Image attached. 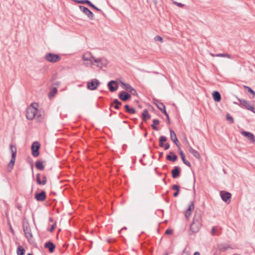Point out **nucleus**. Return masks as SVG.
Instances as JSON below:
<instances>
[{
    "mask_svg": "<svg viewBox=\"0 0 255 255\" xmlns=\"http://www.w3.org/2000/svg\"><path fill=\"white\" fill-rule=\"evenodd\" d=\"M22 228L25 238L27 239L28 242L31 243L33 239V235L29 222L25 218L23 219L22 222Z\"/></svg>",
    "mask_w": 255,
    "mask_h": 255,
    "instance_id": "f257e3e1",
    "label": "nucleus"
},
{
    "mask_svg": "<svg viewBox=\"0 0 255 255\" xmlns=\"http://www.w3.org/2000/svg\"><path fill=\"white\" fill-rule=\"evenodd\" d=\"M9 147L11 152V157L9 163L7 166V172H11L13 168L17 153V149L15 145L10 144Z\"/></svg>",
    "mask_w": 255,
    "mask_h": 255,
    "instance_id": "f03ea898",
    "label": "nucleus"
},
{
    "mask_svg": "<svg viewBox=\"0 0 255 255\" xmlns=\"http://www.w3.org/2000/svg\"><path fill=\"white\" fill-rule=\"evenodd\" d=\"M44 58L49 62L56 63L61 60V57L58 54L48 53L45 55Z\"/></svg>",
    "mask_w": 255,
    "mask_h": 255,
    "instance_id": "7ed1b4c3",
    "label": "nucleus"
},
{
    "mask_svg": "<svg viewBox=\"0 0 255 255\" xmlns=\"http://www.w3.org/2000/svg\"><path fill=\"white\" fill-rule=\"evenodd\" d=\"M37 109L32 106L28 108L26 111V117L28 120H32L36 116Z\"/></svg>",
    "mask_w": 255,
    "mask_h": 255,
    "instance_id": "20e7f679",
    "label": "nucleus"
},
{
    "mask_svg": "<svg viewBox=\"0 0 255 255\" xmlns=\"http://www.w3.org/2000/svg\"><path fill=\"white\" fill-rule=\"evenodd\" d=\"M120 83L123 86V88L125 89L126 91H128L130 93V95H132L133 96H137L138 94L136 91V90L132 88L129 84L126 83L123 81L120 80Z\"/></svg>",
    "mask_w": 255,
    "mask_h": 255,
    "instance_id": "39448f33",
    "label": "nucleus"
},
{
    "mask_svg": "<svg viewBox=\"0 0 255 255\" xmlns=\"http://www.w3.org/2000/svg\"><path fill=\"white\" fill-rule=\"evenodd\" d=\"M99 81L97 79H93L87 83V88L90 90L94 91L97 89L100 85Z\"/></svg>",
    "mask_w": 255,
    "mask_h": 255,
    "instance_id": "423d86ee",
    "label": "nucleus"
},
{
    "mask_svg": "<svg viewBox=\"0 0 255 255\" xmlns=\"http://www.w3.org/2000/svg\"><path fill=\"white\" fill-rule=\"evenodd\" d=\"M40 144L38 141L34 142L31 147L32 155L34 157H37L39 155V148Z\"/></svg>",
    "mask_w": 255,
    "mask_h": 255,
    "instance_id": "0eeeda50",
    "label": "nucleus"
},
{
    "mask_svg": "<svg viewBox=\"0 0 255 255\" xmlns=\"http://www.w3.org/2000/svg\"><path fill=\"white\" fill-rule=\"evenodd\" d=\"M93 60L95 63H97V66L100 68H103L104 66H106L108 63L107 59L104 58H96L93 57Z\"/></svg>",
    "mask_w": 255,
    "mask_h": 255,
    "instance_id": "6e6552de",
    "label": "nucleus"
},
{
    "mask_svg": "<svg viewBox=\"0 0 255 255\" xmlns=\"http://www.w3.org/2000/svg\"><path fill=\"white\" fill-rule=\"evenodd\" d=\"M79 7L81 11L85 13L90 19L93 20L94 19L93 13L88 7L83 5H79Z\"/></svg>",
    "mask_w": 255,
    "mask_h": 255,
    "instance_id": "1a4fd4ad",
    "label": "nucleus"
},
{
    "mask_svg": "<svg viewBox=\"0 0 255 255\" xmlns=\"http://www.w3.org/2000/svg\"><path fill=\"white\" fill-rule=\"evenodd\" d=\"M220 194L223 201L227 203L230 202L232 195L230 192L225 191H221L220 192Z\"/></svg>",
    "mask_w": 255,
    "mask_h": 255,
    "instance_id": "9d476101",
    "label": "nucleus"
},
{
    "mask_svg": "<svg viewBox=\"0 0 255 255\" xmlns=\"http://www.w3.org/2000/svg\"><path fill=\"white\" fill-rule=\"evenodd\" d=\"M107 86L111 92L117 91L118 89L119 85L117 81L111 80L108 83Z\"/></svg>",
    "mask_w": 255,
    "mask_h": 255,
    "instance_id": "9b49d317",
    "label": "nucleus"
},
{
    "mask_svg": "<svg viewBox=\"0 0 255 255\" xmlns=\"http://www.w3.org/2000/svg\"><path fill=\"white\" fill-rule=\"evenodd\" d=\"M34 198L37 201H44L46 198V194L45 191L42 190L39 193H36L35 194Z\"/></svg>",
    "mask_w": 255,
    "mask_h": 255,
    "instance_id": "f8f14e48",
    "label": "nucleus"
},
{
    "mask_svg": "<svg viewBox=\"0 0 255 255\" xmlns=\"http://www.w3.org/2000/svg\"><path fill=\"white\" fill-rule=\"evenodd\" d=\"M170 136L171 140L176 144L178 149H180V144L176 136L175 132L171 129H170Z\"/></svg>",
    "mask_w": 255,
    "mask_h": 255,
    "instance_id": "ddd939ff",
    "label": "nucleus"
},
{
    "mask_svg": "<svg viewBox=\"0 0 255 255\" xmlns=\"http://www.w3.org/2000/svg\"><path fill=\"white\" fill-rule=\"evenodd\" d=\"M119 99L123 102L129 100L131 98V95L126 91H122L119 94Z\"/></svg>",
    "mask_w": 255,
    "mask_h": 255,
    "instance_id": "4468645a",
    "label": "nucleus"
},
{
    "mask_svg": "<svg viewBox=\"0 0 255 255\" xmlns=\"http://www.w3.org/2000/svg\"><path fill=\"white\" fill-rule=\"evenodd\" d=\"M241 134L243 136L247 137L249 139V140H250V141L251 142L255 143V136L253 133H252L250 132H249V131H242L241 132Z\"/></svg>",
    "mask_w": 255,
    "mask_h": 255,
    "instance_id": "2eb2a0df",
    "label": "nucleus"
},
{
    "mask_svg": "<svg viewBox=\"0 0 255 255\" xmlns=\"http://www.w3.org/2000/svg\"><path fill=\"white\" fill-rule=\"evenodd\" d=\"M181 169L179 166H174L171 171L172 176L175 179L178 178L180 175Z\"/></svg>",
    "mask_w": 255,
    "mask_h": 255,
    "instance_id": "dca6fc26",
    "label": "nucleus"
},
{
    "mask_svg": "<svg viewBox=\"0 0 255 255\" xmlns=\"http://www.w3.org/2000/svg\"><path fill=\"white\" fill-rule=\"evenodd\" d=\"M44 246L45 248L48 249L50 253H53L56 248L55 245L51 241H48Z\"/></svg>",
    "mask_w": 255,
    "mask_h": 255,
    "instance_id": "f3484780",
    "label": "nucleus"
},
{
    "mask_svg": "<svg viewBox=\"0 0 255 255\" xmlns=\"http://www.w3.org/2000/svg\"><path fill=\"white\" fill-rule=\"evenodd\" d=\"M194 205L193 202H191L188 205V207L185 212V216L186 218H188L191 214V212L194 210Z\"/></svg>",
    "mask_w": 255,
    "mask_h": 255,
    "instance_id": "a211bd4d",
    "label": "nucleus"
},
{
    "mask_svg": "<svg viewBox=\"0 0 255 255\" xmlns=\"http://www.w3.org/2000/svg\"><path fill=\"white\" fill-rule=\"evenodd\" d=\"M178 151L183 162L187 166L190 167L191 166V163L185 159L184 154L183 152L181 150L180 147V149H178Z\"/></svg>",
    "mask_w": 255,
    "mask_h": 255,
    "instance_id": "6ab92c4d",
    "label": "nucleus"
},
{
    "mask_svg": "<svg viewBox=\"0 0 255 255\" xmlns=\"http://www.w3.org/2000/svg\"><path fill=\"white\" fill-rule=\"evenodd\" d=\"M177 158V156L173 151H170L169 154L166 156V159L172 162H175Z\"/></svg>",
    "mask_w": 255,
    "mask_h": 255,
    "instance_id": "aec40b11",
    "label": "nucleus"
},
{
    "mask_svg": "<svg viewBox=\"0 0 255 255\" xmlns=\"http://www.w3.org/2000/svg\"><path fill=\"white\" fill-rule=\"evenodd\" d=\"M238 101L240 102V106L242 107L246 108L247 110H248L251 106L248 101L245 100L238 99Z\"/></svg>",
    "mask_w": 255,
    "mask_h": 255,
    "instance_id": "412c9836",
    "label": "nucleus"
},
{
    "mask_svg": "<svg viewBox=\"0 0 255 255\" xmlns=\"http://www.w3.org/2000/svg\"><path fill=\"white\" fill-rule=\"evenodd\" d=\"M221 234V230L217 227L213 226L211 231V235L213 236H219Z\"/></svg>",
    "mask_w": 255,
    "mask_h": 255,
    "instance_id": "4be33fe9",
    "label": "nucleus"
},
{
    "mask_svg": "<svg viewBox=\"0 0 255 255\" xmlns=\"http://www.w3.org/2000/svg\"><path fill=\"white\" fill-rule=\"evenodd\" d=\"M212 97H213L214 100L216 102H219L221 101V96L220 93L218 91H214L213 93H212Z\"/></svg>",
    "mask_w": 255,
    "mask_h": 255,
    "instance_id": "5701e85b",
    "label": "nucleus"
},
{
    "mask_svg": "<svg viewBox=\"0 0 255 255\" xmlns=\"http://www.w3.org/2000/svg\"><path fill=\"white\" fill-rule=\"evenodd\" d=\"M155 104L157 106V108L163 114H166V108H165V105L159 102V101H157V103H155Z\"/></svg>",
    "mask_w": 255,
    "mask_h": 255,
    "instance_id": "b1692460",
    "label": "nucleus"
},
{
    "mask_svg": "<svg viewBox=\"0 0 255 255\" xmlns=\"http://www.w3.org/2000/svg\"><path fill=\"white\" fill-rule=\"evenodd\" d=\"M36 120L39 123H42L44 121V113L40 112H37L35 116Z\"/></svg>",
    "mask_w": 255,
    "mask_h": 255,
    "instance_id": "393cba45",
    "label": "nucleus"
},
{
    "mask_svg": "<svg viewBox=\"0 0 255 255\" xmlns=\"http://www.w3.org/2000/svg\"><path fill=\"white\" fill-rule=\"evenodd\" d=\"M45 161L37 160L35 162V165L36 168L40 170H43L44 169V166L43 163H45Z\"/></svg>",
    "mask_w": 255,
    "mask_h": 255,
    "instance_id": "a878e982",
    "label": "nucleus"
},
{
    "mask_svg": "<svg viewBox=\"0 0 255 255\" xmlns=\"http://www.w3.org/2000/svg\"><path fill=\"white\" fill-rule=\"evenodd\" d=\"M151 116L149 114H148V112L147 109H144L142 114V120L144 122H146L147 119H150Z\"/></svg>",
    "mask_w": 255,
    "mask_h": 255,
    "instance_id": "bb28decb",
    "label": "nucleus"
},
{
    "mask_svg": "<svg viewBox=\"0 0 255 255\" xmlns=\"http://www.w3.org/2000/svg\"><path fill=\"white\" fill-rule=\"evenodd\" d=\"M124 108L126 111L130 114H133L136 113V110L133 108H130L128 105H125Z\"/></svg>",
    "mask_w": 255,
    "mask_h": 255,
    "instance_id": "cd10ccee",
    "label": "nucleus"
},
{
    "mask_svg": "<svg viewBox=\"0 0 255 255\" xmlns=\"http://www.w3.org/2000/svg\"><path fill=\"white\" fill-rule=\"evenodd\" d=\"M16 253L17 255H24L25 250L22 246L19 245L17 248Z\"/></svg>",
    "mask_w": 255,
    "mask_h": 255,
    "instance_id": "c85d7f7f",
    "label": "nucleus"
},
{
    "mask_svg": "<svg viewBox=\"0 0 255 255\" xmlns=\"http://www.w3.org/2000/svg\"><path fill=\"white\" fill-rule=\"evenodd\" d=\"M167 140V138L165 136H161L159 138V146L161 147H163L164 146V143Z\"/></svg>",
    "mask_w": 255,
    "mask_h": 255,
    "instance_id": "c756f323",
    "label": "nucleus"
},
{
    "mask_svg": "<svg viewBox=\"0 0 255 255\" xmlns=\"http://www.w3.org/2000/svg\"><path fill=\"white\" fill-rule=\"evenodd\" d=\"M114 105H118L121 106L122 105V103L117 99H114L113 101L110 104V106L112 108Z\"/></svg>",
    "mask_w": 255,
    "mask_h": 255,
    "instance_id": "7c9ffc66",
    "label": "nucleus"
},
{
    "mask_svg": "<svg viewBox=\"0 0 255 255\" xmlns=\"http://www.w3.org/2000/svg\"><path fill=\"white\" fill-rule=\"evenodd\" d=\"M152 122L153 124L151 125L152 128L154 130H157L158 129L156 125H158L159 124V121L157 119H154Z\"/></svg>",
    "mask_w": 255,
    "mask_h": 255,
    "instance_id": "2f4dec72",
    "label": "nucleus"
},
{
    "mask_svg": "<svg viewBox=\"0 0 255 255\" xmlns=\"http://www.w3.org/2000/svg\"><path fill=\"white\" fill-rule=\"evenodd\" d=\"M93 57L92 55L90 54H84L82 56V58L83 60L88 61H91L92 59L93 60Z\"/></svg>",
    "mask_w": 255,
    "mask_h": 255,
    "instance_id": "473e14b6",
    "label": "nucleus"
},
{
    "mask_svg": "<svg viewBox=\"0 0 255 255\" xmlns=\"http://www.w3.org/2000/svg\"><path fill=\"white\" fill-rule=\"evenodd\" d=\"M57 92V89L56 88L54 87L52 90L48 93V97L49 98L53 97Z\"/></svg>",
    "mask_w": 255,
    "mask_h": 255,
    "instance_id": "72a5a7b5",
    "label": "nucleus"
},
{
    "mask_svg": "<svg viewBox=\"0 0 255 255\" xmlns=\"http://www.w3.org/2000/svg\"><path fill=\"white\" fill-rule=\"evenodd\" d=\"M226 119L230 124H233L234 122L233 118L231 116L229 113L226 115Z\"/></svg>",
    "mask_w": 255,
    "mask_h": 255,
    "instance_id": "f704fd0d",
    "label": "nucleus"
},
{
    "mask_svg": "<svg viewBox=\"0 0 255 255\" xmlns=\"http://www.w3.org/2000/svg\"><path fill=\"white\" fill-rule=\"evenodd\" d=\"M195 157L197 158H199L200 157V155L199 153L195 149H193L192 150V151L190 152Z\"/></svg>",
    "mask_w": 255,
    "mask_h": 255,
    "instance_id": "c9c22d12",
    "label": "nucleus"
},
{
    "mask_svg": "<svg viewBox=\"0 0 255 255\" xmlns=\"http://www.w3.org/2000/svg\"><path fill=\"white\" fill-rule=\"evenodd\" d=\"M90 0H75L74 1L77 3L87 4H88Z\"/></svg>",
    "mask_w": 255,
    "mask_h": 255,
    "instance_id": "e433bc0d",
    "label": "nucleus"
},
{
    "mask_svg": "<svg viewBox=\"0 0 255 255\" xmlns=\"http://www.w3.org/2000/svg\"><path fill=\"white\" fill-rule=\"evenodd\" d=\"M245 89H247L248 92L252 94L254 97H255V92L253 90H252L250 87L245 86Z\"/></svg>",
    "mask_w": 255,
    "mask_h": 255,
    "instance_id": "4c0bfd02",
    "label": "nucleus"
},
{
    "mask_svg": "<svg viewBox=\"0 0 255 255\" xmlns=\"http://www.w3.org/2000/svg\"><path fill=\"white\" fill-rule=\"evenodd\" d=\"M195 219L194 218L193 223L191 224L190 226V230L192 231L193 233H196L197 232V230L194 229V226H195Z\"/></svg>",
    "mask_w": 255,
    "mask_h": 255,
    "instance_id": "58836bf2",
    "label": "nucleus"
},
{
    "mask_svg": "<svg viewBox=\"0 0 255 255\" xmlns=\"http://www.w3.org/2000/svg\"><path fill=\"white\" fill-rule=\"evenodd\" d=\"M36 182L38 184L42 185V180L40 179V175L39 173L36 174Z\"/></svg>",
    "mask_w": 255,
    "mask_h": 255,
    "instance_id": "ea45409f",
    "label": "nucleus"
},
{
    "mask_svg": "<svg viewBox=\"0 0 255 255\" xmlns=\"http://www.w3.org/2000/svg\"><path fill=\"white\" fill-rule=\"evenodd\" d=\"M7 225L8 226L10 232L12 234V235H14V231L13 229L12 228V227L9 221H7Z\"/></svg>",
    "mask_w": 255,
    "mask_h": 255,
    "instance_id": "a19ab883",
    "label": "nucleus"
},
{
    "mask_svg": "<svg viewBox=\"0 0 255 255\" xmlns=\"http://www.w3.org/2000/svg\"><path fill=\"white\" fill-rule=\"evenodd\" d=\"M218 57H225L229 58H231V55L228 54L220 53L216 55Z\"/></svg>",
    "mask_w": 255,
    "mask_h": 255,
    "instance_id": "79ce46f5",
    "label": "nucleus"
},
{
    "mask_svg": "<svg viewBox=\"0 0 255 255\" xmlns=\"http://www.w3.org/2000/svg\"><path fill=\"white\" fill-rule=\"evenodd\" d=\"M42 185H44L47 183V177L46 175H43L42 176Z\"/></svg>",
    "mask_w": 255,
    "mask_h": 255,
    "instance_id": "37998d69",
    "label": "nucleus"
},
{
    "mask_svg": "<svg viewBox=\"0 0 255 255\" xmlns=\"http://www.w3.org/2000/svg\"><path fill=\"white\" fill-rule=\"evenodd\" d=\"M172 189L176 191H180V186L178 185L175 184L172 186Z\"/></svg>",
    "mask_w": 255,
    "mask_h": 255,
    "instance_id": "c03bdc74",
    "label": "nucleus"
},
{
    "mask_svg": "<svg viewBox=\"0 0 255 255\" xmlns=\"http://www.w3.org/2000/svg\"><path fill=\"white\" fill-rule=\"evenodd\" d=\"M55 227H56V222H55L54 224H53L50 228L48 229L47 230L48 231H49L50 232H52L54 231V230L55 229Z\"/></svg>",
    "mask_w": 255,
    "mask_h": 255,
    "instance_id": "a18cd8bd",
    "label": "nucleus"
},
{
    "mask_svg": "<svg viewBox=\"0 0 255 255\" xmlns=\"http://www.w3.org/2000/svg\"><path fill=\"white\" fill-rule=\"evenodd\" d=\"M154 40L155 41H159L161 42H163V38L161 36H158V35H157L154 37Z\"/></svg>",
    "mask_w": 255,
    "mask_h": 255,
    "instance_id": "49530a36",
    "label": "nucleus"
},
{
    "mask_svg": "<svg viewBox=\"0 0 255 255\" xmlns=\"http://www.w3.org/2000/svg\"><path fill=\"white\" fill-rule=\"evenodd\" d=\"M173 3L180 7H183L184 6V4H183L181 3H180V2H178L177 1H174Z\"/></svg>",
    "mask_w": 255,
    "mask_h": 255,
    "instance_id": "de8ad7c7",
    "label": "nucleus"
},
{
    "mask_svg": "<svg viewBox=\"0 0 255 255\" xmlns=\"http://www.w3.org/2000/svg\"><path fill=\"white\" fill-rule=\"evenodd\" d=\"M172 233H173V231L171 229H168L166 230L165 234L166 235H170L172 234Z\"/></svg>",
    "mask_w": 255,
    "mask_h": 255,
    "instance_id": "09e8293b",
    "label": "nucleus"
},
{
    "mask_svg": "<svg viewBox=\"0 0 255 255\" xmlns=\"http://www.w3.org/2000/svg\"><path fill=\"white\" fill-rule=\"evenodd\" d=\"M166 117V119H167V123L168 125H170V119H169V115L168 114V113L166 112V114H164Z\"/></svg>",
    "mask_w": 255,
    "mask_h": 255,
    "instance_id": "8fccbe9b",
    "label": "nucleus"
},
{
    "mask_svg": "<svg viewBox=\"0 0 255 255\" xmlns=\"http://www.w3.org/2000/svg\"><path fill=\"white\" fill-rule=\"evenodd\" d=\"M248 110H250L255 114V107L251 105Z\"/></svg>",
    "mask_w": 255,
    "mask_h": 255,
    "instance_id": "3c124183",
    "label": "nucleus"
},
{
    "mask_svg": "<svg viewBox=\"0 0 255 255\" xmlns=\"http://www.w3.org/2000/svg\"><path fill=\"white\" fill-rule=\"evenodd\" d=\"M163 147L164 148L165 150H167L170 147V144L168 143H166L164 144V146Z\"/></svg>",
    "mask_w": 255,
    "mask_h": 255,
    "instance_id": "603ef678",
    "label": "nucleus"
},
{
    "mask_svg": "<svg viewBox=\"0 0 255 255\" xmlns=\"http://www.w3.org/2000/svg\"><path fill=\"white\" fill-rule=\"evenodd\" d=\"M88 5L89 6H90V7H92L93 8H95V6H96V5H95L94 4H93V3H92L90 1H89V3H88Z\"/></svg>",
    "mask_w": 255,
    "mask_h": 255,
    "instance_id": "864d4df0",
    "label": "nucleus"
},
{
    "mask_svg": "<svg viewBox=\"0 0 255 255\" xmlns=\"http://www.w3.org/2000/svg\"><path fill=\"white\" fill-rule=\"evenodd\" d=\"M94 9H95L96 10L98 11H100L103 15L105 14L100 9H99L98 7H97L96 6H95V8Z\"/></svg>",
    "mask_w": 255,
    "mask_h": 255,
    "instance_id": "5fc2aeb1",
    "label": "nucleus"
},
{
    "mask_svg": "<svg viewBox=\"0 0 255 255\" xmlns=\"http://www.w3.org/2000/svg\"><path fill=\"white\" fill-rule=\"evenodd\" d=\"M179 191H175V192L173 193V196H174V197H177V196L179 195Z\"/></svg>",
    "mask_w": 255,
    "mask_h": 255,
    "instance_id": "6e6d98bb",
    "label": "nucleus"
},
{
    "mask_svg": "<svg viewBox=\"0 0 255 255\" xmlns=\"http://www.w3.org/2000/svg\"><path fill=\"white\" fill-rule=\"evenodd\" d=\"M16 207L17 208V209L19 210V211H21L22 210V207L20 205V204H17L16 205Z\"/></svg>",
    "mask_w": 255,
    "mask_h": 255,
    "instance_id": "4d7b16f0",
    "label": "nucleus"
},
{
    "mask_svg": "<svg viewBox=\"0 0 255 255\" xmlns=\"http://www.w3.org/2000/svg\"><path fill=\"white\" fill-rule=\"evenodd\" d=\"M112 107H114L115 109L118 110L120 109V107L118 105H114Z\"/></svg>",
    "mask_w": 255,
    "mask_h": 255,
    "instance_id": "13d9d810",
    "label": "nucleus"
},
{
    "mask_svg": "<svg viewBox=\"0 0 255 255\" xmlns=\"http://www.w3.org/2000/svg\"><path fill=\"white\" fill-rule=\"evenodd\" d=\"M114 239H108L107 240V242L109 243H112L113 242H114Z\"/></svg>",
    "mask_w": 255,
    "mask_h": 255,
    "instance_id": "bf43d9fd",
    "label": "nucleus"
},
{
    "mask_svg": "<svg viewBox=\"0 0 255 255\" xmlns=\"http://www.w3.org/2000/svg\"><path fill=\"white\" fill-rule=\"evenodd\" d=\"M49 222H51V223L53 222H54V220H53V218L50 217L49 218Z\"/></svg>",
    "mask_w": 255,
    "mask_h": 255,
    "instance_id": "052dcab7",
    "label": "nucleus"
},
{
    "mask_svg": "<svg viewBox=\"0 0 255 255\" xmlns=\"http://www.w3.org/2000/svg\"><path fill=\"white\" fill-rule=\"evenodd\" d=\"M193 149H194L191 146H189L188 150L190 152H191L192 150Z\"/></svg>",
    "mask_w": 255,
    "mask_h": 255,
    "instance_id": "680f3d73",
    "label": "nucleus"
},
{
    "mask_svg": "<svg viewBox=\"0 0 255 255\" xmlns=\"http://www.w3.org/2000/svg\"><path fill=\"white\" fill-rule=\"evenodd\" d=\"M163 152H159V158H161L162 157V156H163Z\"/></svg>",
    "mask_w": 255,
    "mask_h": 255,
    "instance_id": "e2e57ef3",
    "label": "nucleus"
},
{
    "mask_svg": "<svg viewBox=\"0 0 255 255\" xmlns=\"http://www.w3.org/2000/svg\"><path fill=\"white\" fill-rule=\"evenodd\" d=\"M200 255V253L198 252H196L194 253V255Z\"/></svg>",
    "mask_w": 255,
    "mask_h": 255,
    "instance_id": "0e129e2a",
    "label": "nucleus"
},
{
    "mask_svg": "<svg viewBox=\"0 0 255 255\" xmlns=\"http://www.w3.org/2000/svg\"><path fill=\"white\" fill-rule=\"evenodd\" d=\"M127 229V227H123V228L121 229V230L120 231V233L122 231V230H126Z\"/></svg>",
    "mask_w": 255,
    "mask_h": 255,
    "instance_id": "69168bd1",
    "label": "nucleus"
},
{
    "mask_svg": "<svg viewBox=\"0 0 255 255\" xmlns=\"http://www.w3.org/2000/svg\"><path fill=\"white\" fill-rule=\"evenodd\" d=\"M54 85H57V86H59V82H56L54 83Z\"/></svg>",
    "mask_w": 255,
    "mask_h": 255,
    "instance_id": "338daca9",
    "label": "nucleus"
},
{
    "mask_svg": "<svg viewBox=\"0 0 255 255\" xmlns=\"http://www.w3.org/2000/svg\"><path fill=\"white\" fill-rule=\"evenodd\" d=\"M138 107L139 109H141L142 107V106H141L140 104H139V105H138Z\"/></svg>",
    "mask_w": 255,
    "mask_h": 255,
    "instance_id": "774afa93",
    "label": "nucleus"
}]
</instances>
